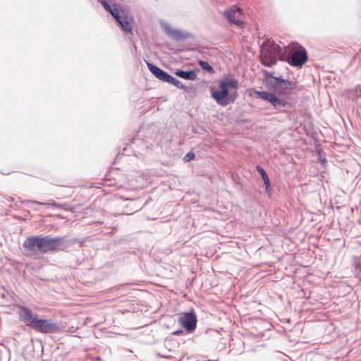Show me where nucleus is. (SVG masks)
<instances>
[{"label":"nucleus","mask_w":361,"mask_h":361,"mask_svg":"<svg viewBox=\"0 0 361 361\" xmlns=\"http://www.w3.org/2000/svg\"><path fill=\"white\" fill-rule=\"evenodd\" d=\"M264 81L267 87L273 92L279 94H276L265 92V91H256L255 93L263 100L269 102L273 106L279 110L285 107L288 102L282 97L291 92L295 87V82L293 80H285L280 77L274 75V73H269L267 71L264 72Z\"/></svg>","instance_id":"f257e3e1"},{"label":"nucleus","mask_w":361,"mask_h":361,"mask_svg":"<svg viewBox=\"0 0 361 361\" xmlns=\"http://www.w3.org/2000/svg\"><path fill=\"white\" fill-rule=\"evenodd\" d=\"M65 241V238L60 236H29L24 241L23 246L27 255L33 256L63 250Z\"/></svg>","instance_id":"f03ea898"},{"label":"nucleus","mask_w":361,"mask_h":361,"mask_svg":"<svg viewBox=\"0 0 361 361\" xmlns=\"http://www.w3.org/2000/svg\"><path fill=\"white\" fill-rule=\"evenodd\" d=\"M288 58V47L273 40L267 39L260 46L259 61L264 66L271 67L278 61H286Z\"/></svg>","instance_id":"7ed1b4c3"},{"label":"nucleus","mask_w":361,"mask_h":361,"mask_svg":"<svg viewBox=\"0 0 361 361\" xmlns=\"http://www.w3.org/2000/svg\"><path fill=\"white\" fill-rule=\"evenodd\" d=\"M99 1L101 2L105 10L109 11L114 18L118 22L123 31L126 33H130L132 31L131 24L133 20L128 12L122 6L117 7L116 5L111 6L105 0Z\"/></svg>","instance_id":"20e7f679"},{"label":"nucleus","mask_w":361,"mask_h":361,"mask_svg":"<svg viewBox=\"0 0 361 361\" xmlns=\"http://www.w3.org/2000/svg\"><path fill=\"white\" fill-rule=\"evenodd\" d=\"M237 82L232 78H228L220 82L219 90H212V96L216 102L221 106H226L230 103L228 98V88H237Z\"/></svg>","instance_id":"39448f33"},{"label":"nucleus","mask_w":361,"mask_h":361,"mask_svg":"<svg viewBox=\"0 0 361 361\" xmlns=\"http://www.w3.org/2000/svg\"><path fill=\"white\" fill-rule=\"evenodd\" d=\"M17 308L20 319L27 326L32 329L38 319L37 314L33 313L30 308L23 305H17Z\"/></svg>","instance_id":"423d86ee"},{"label":"nucleus","mask_w":361,"mask_h":361,"mask_svg":"<svg viewBox=\"0 0 361 361\" xmlns=\"http://www.w3.org/2000/svg\"><path fill=\"white\" fill-rule=\"evenodd\" d=\"M226 18L232 24L241 27L243 24L242 20V10L236 6H232L224 11Z\"/></svg>","instance_id":"0eeeda50"},{"label":"nucleus","mask_w":361,"mask_h":361,"mask_svg":"<svg viewBox=\"0 0 361 361\" xmlns=\"http://www.w3.org/2000/svg\"><path fill=\"white\" fill-rule=\"evenodd\" d=\"M32 329L40 333L49 334L56 332L59 326L51 320L38 318Z\"/></svg>","instance_id":"6e6552de"},{"label":"nucleus","mask_w":361,"mask_h":361,"mask_svg":"<svg viewBox=\"0 0 361 361\" xmlns=\"http://www.w3.org/2000/svg\"><path fill=\"white\" fill-rule=\"evenodd\" d=\"M178 322L188 331H194L197 326V317L194 312H185L180 315Z\"/></svg>","instance_id":"1a4fd4ad"},{"label":"nucleus","mask_w":361,"mask_h":361,"mask_svg":"<svg viewBox=\"0 0 361 361\" xmlns=\"http://www.w3.org/2000/svg\"><path fill=\"white\" fill-rule=\"evenodd\" d=\"M288 49L289 50V48ZM307 56L305 49L300 47L299 49L293 51L290 56L288 53V58L286 61H288L292 66H302L307 61Z\"/></svg>","instance_id":"9d476101"},{"label":"nucleus","mask_w":361,"mask_h":361,"mask_svg":"<svg viewBox=\"0 0 361 361\" xmlns=\"http://www.w3.org/2000/svg\"><path fill=\"white\" fill-rule=\"evenodd\" d=\"M147 67L150 72L159 80H161L162 82H167L171 75L168 74L166 71H163L162 69L159 68V67L156 66L155 65L147 63Z\"/></svg>","instance_id":"9b49d317"},{"label":"nucleus","mask_w":361,"mask_h":361,"mask_svg":"<svg viewBox=\"0 0 361 361\" xmlns=\"http://www.w3.org/2000/svg\"><path fill=\"white\" fill-rule=\"evenodd\" d=\"M164 30L167 35L176 40L184 39L190 37V34L182 30L173 29L169 25L164 26Z\"/></svg>","instance_id":"f8f14e48"},{"label":"nucleus","mask_w":361,"mask_h":361,"mask_svg":"<svg viewBox=\"0 0 361 361\" xmlns=\"http://www.w3.org/2000/svg\"><path fill=\"white\" fill-rule=\"evenodd\" d=\"M257 170L258 173L260 174V176L263 180L264 185L265 186V190H266L267 193L270 196L271 189V184L269 182V178L268 175L267 174V173L264 170V169L259 166H257Z\"/></svg>","instance_id":"ddd939ff"},{"label":"nucleus","mask_w":361,"mask_h":361,"mask_svg":"<svg viewBox=\"0 0 361 361\" xmlns=\"http://www.w3.org/2000/svg\"><path fill=\"white\" fill-rule=\"evenodd\" d=\"M175 75L181 78L188 80H195L197 78L196 71L195 70H190L188 71L177 70L175 72Z\"/></svg>","instance_id":"4468645a"},{"label":"nucleus","mask_w":361,"mask_h":361,"mask_svg":"<svg viewBox=\"0 0 361 361\" xmlns=\"http://www.w3.org/2000/svg\"><path fill=\"white\" fill-rule=\"evenodd\" d=\"M128 208H130L129 211L126 212L125 214L127 215L132 214L135 212L138 211L141 208V202L139 200H132L126 206Z\"/></svg>","instance_id":"2eb2a0df"},{"label":"nucleus","mask_w":361,"mask_h":361,"mask_svg":"<svg viewBox=\"0 0 361 361\" xmlns=\"http://www.w3.org/2000/svg\"><path fill=\"white\" fill-rule=\"evenodd\" d=\"M347 92L350 99L357 101L359 98H361V85H357L353 89L348 90Z\"/></svg>","instance_id":"dca6fc26"},{"label":"nucleus","mask_w":361,"mask_h":361,"mask_svg":"<svg viewBox=\"0 0 361 361\" xmlns=\"http://www.w3.org/2000/svg\"><path fill=\"white\" fill-rule=\"evenodd\" d=\"M168 83L173 85L175 87H176L178 89L183 90L185 89V85L178 80L176 79L173 76H170L168 82Z\"/></svg>","instance_id":"f3484780"},{"label":"nucleus","mask_w":361,"mask_h":361,"mask_svg":"<svg viewBox=\"0 0 361 361\" xmlns=\"http://www.w3.org/2000/svg\"><path fill=\"white\" fill-rule=\"evenodd\" d=\"M198 64L203 70L207 71L210 73H214V70L213 67L210 66L207 62L204 61H199Z\"/></svg>","instance_id":"a211bd4d"},{"label":"nucleus","mask_w":361,"mask_h":361,"mask_svg":"<svg viewBox=\"0 0 361 361\" xmlns=\"http://www.w3.org/2000/svg\"><path fill=\"white\" fill-rule=\"evenodd\" d=\"M29 202L32 204H42V205H56V202L54 201L53 202H40L35 200H30Z\"/></svg>","instance_id":"6ab92c4d"},{"label":"nucleus","mask_w":361,"mask_h":361,"mask_svg":"<svg viewBox=\"0 0 361 361\" xmlns=\"http://www.w3.org/2000/svg\"><path fill=\"white\" fill-rule=\"evenodd\" d=\"M195 157V154L192 152H188L183 158L185 161H189L193 159Z\"/></svg>","instance_id":"aec40b11"}]
</instances>
